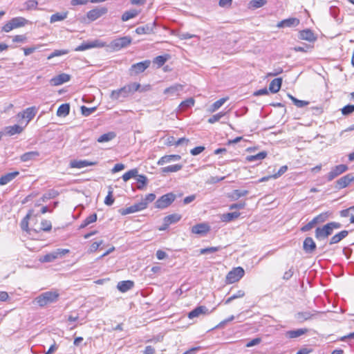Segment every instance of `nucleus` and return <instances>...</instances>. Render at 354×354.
<instances>
[{
  "label": "nucleus",
  "mask_w": 354,
  "mask_h": 354,
  "mask_svg": "<svg viewBox=\"0 0 354 354\" xmlns=\"http://www.w3.org/2000/svg\"><path fill=\"white\" fill-rule=\"evenodd\" d=\"M281 84H282V78H281V77L275 78L273 80H272L271 82L270 83L269 90L272 93H276L280 90Z\"/></svg>",
  "instance_id": "25"
},
{
  "label": "nucleus",
  "mask_w": 354,
  "mask_h": 354,
  "mask_svg": "<svg viewBox=\"0 0 354 354\" xmlns=\"http://www.w3.org/2000/svg\"><path fill=\"white\" fill-rule=\"evenodd\" d=\"M181 158L179 155H167L161 157L158 161V165H163L164 164L170 162L171 161L179 160Z\"/></svg>",
  "instance_id": "24"
},
{
  "label": "nucleus",
  "mask_w": 354,
  "mask_h": 354,
  "mask_svg": "<svg viewBox=\"0 0 354 354\" xmlns=\"http://www.w3.org/2000/svg\"><path fill=\"white\" fill-rule=\"evenodd\" d=\"M10 21L12 23L15 28L24 26L28 23L27 19L21 17L12 18Z\"/></svg>",
  "instance_id": "37"
},
{
  "label": "nucleus",
  "mask_w": 354,
  "mask_h": 354,
  "mask_svg": "<svg viewBox=\"0 0 354 354\" xmlns=\"http://www.w3.org/2000/svg\"><path fill=\"white\" fill-rule=\"evenodd\" d=\"M312 48V46L308 44H304L302 46H295L293 50L296 52H307L309 49Z\"/></svg>",
  "instance_id": "60"
},
{
  "label": "nucleus",
  "mask_w": 354,
  "mask_h": 354,
  "mask_svg": "<svg viewBox=\"0 0 354 354\" xmlns=\"http://www.w3.org/2000/svg\"><path fill=\"white\" fill-rule=\"evenodd\" d=\"M138 175V170L137 169H133L124 173L122 176V179L124 181L127 182L131 178L137 177Z\"/></svg>",
  "instance_id": "45"
},
{
  "label": "nucleus",
  "mask_w": 354,
  "mask_h": 354,
  "mask_svg": "<svg viewBox=\"0 0 354 354\" xmlns=\"http://www.w3.org/2000/svg\"><path fill=\"white\" fill-rule=\"evenodd\" d=\"M332 233L333 232L330 230V227L326 224L322 227H317L315 236L317 240L322 241L326 239L328 236L332 234Z\"/></svg>",
  "instance_id": "10"
},
{
  "label": "nucleus",
  "mask_w": 354,
  "mask_h": 354,
  "mask_svg": "<svg viewBox=\"0 0 354 354\" xmlns=\"http://www.w3.org/2000/svg\"><path fill=\"white\" fill-rule=\"evenodd\" d=\"M348 232L347 230H342L339 233L335 234L331 237L329 241L330 245H333L340 242L343 239L347 236Z\"/></svg>",
  "instance_id": "26"
},
{
  "label": "nucleus",
  "mask_w": 354,
  "mask_h": 354,
  "mask_svg": "<svg viewBox=\"0 0 354 354\" xmlns=\"http://www.w3.org/2000/svg\"><path fill=\"white\" fill-rule=\"evenodd\" d=\"M167 58L165 56L159 55L153 59V62L158 65V67L162 66L166 62Z\"/></svg>",
  "instance_id": "50"
},
{
  "label": "nucleus",
  "mask_w": 354,
  "mask_h": 354,
  "mask_svg": "<svg viewBox=\"0 0 354 354\" xmlns=\"http://www.w3.org/2000/svg\"><path fill=\"white\" fill-rule=\"evenodd\" d=\"M150 64V60H145L143 62L133 64L130 68L131 74L138 75L144 72L147 68L149 67Z\"/></svg>",
  "instance_id": "9"
},
{
  "label": "nucleus",
  "mask_w": 354,
  "mask_h": 354,
  "mask_svg": "<svg viewBox=\"0 0 354 354\" xmlns=\"http://www.w3.org/2000/svg\"><path fill=\"white\" fill-rule=\"evenodd\" d=\"M140 86V84L137 82L128 84L119 89L112 91L110 98L113 101L124 102L126 98L139 91Z\"/></svg>",
  "instance_id": "1"
},
{
  "label": "nucleus",
  "mask_w": 354,
  "mask_h": 354,
  "mask_svg": "<svg viewBox=\"0 0 354 354\" xmlns=\"http://www.w3.org/2000/svg\"><path fill=\"white\" fill-rule=\"evenodd\" d=\"M181 218V216L178 214H173L168 215L164 218V222L166 227H168L171 224H174L179 221Z\"/></svg>",
  "instance_id": "28"
},
{
  "label": "nucleus",
  "mask_w": 354,
  "mask_h": 354,
  "mask_svg": "<svg viewBox=\"0 0 354 354\" xmlns=\"http://www.w3.org/2000/svg\"><path fill=\"white\" fill-rule=\"evenodd\" d=\"M113 191L109 190L107 196L104 199V203L106 205H111L114 203V198H113Z\"/></svg>",
  "instance_id": "61"
},
{
  "label": "nucleus",
  "mask_w": 354,
  "mask_h": 354,
  "mask_svg": "<svg viewBox=\"0 0 354 354\" xmlns=\"http://www.w3.org/2000/svg\"><path fill=\"white\" fill-rule=\"evenodd\" d=\"M267 3V0H252L249 3V7L252 9H257L263 7Z\"/></svg>",
  "instance_id": "43"
},
{
  "label": "nucleus",
  "mask_w": 354,
  "mask_h": 354,
  "mask_svg": "<svg viewBox=\"0 0 354 354\" xmlns=\"http://www.w3.org/2000/svg\"><path fill=\"white\" fill-rule=\"evenodd\" d=\"M131 38L128 36L122 37L113 40L109 45V47L115 50L118 51L123 48H126L129 46L131 43Z\"/></svg>",
  "instance_id": "3"
},
{
  "label": "nucleus",
  "mask_w": 354,
  "mask_h": 354,
  "mask_svg": "<svg viewBox=\"0 0 354 354\" xmlns=\"http://www.w3.org/2000/svg\"><path fill=\"white\" fill-rule=\"evenodd\" d=\"M71 76L66 73L59 74L50 80V84L53 86H59L68 82Z\"/></svg>",
  "instance_id": "16"
},
{
  "label": "nucleus",
  "mask_w": 354,
  "mask_h": 354,
  "mask_svg": "<svg viewBox=\"0 0 354 354\" xmlns=\"http://www.w3.org/2000/svg\"><path fill=\"white\" fill-rule=\"evenodd\" d=\"M115 136H116V135L114 132L110 131V132H108L106 133H104V134L100 136L97 139V141L100 143L107 142L112 140L113 138H115Z\"/></svg>",
  "instance_id": "36"
},
{
  "label": "nucleus",
  "mask_w": 354,
  "mask_h": 354,
  "mask_svg": "<svg viewBox=\"0 0 354 354\" xmlns=\"http://www.w3.org/2000/svg\"><path fill=\"white\" fill-rule=\"evenodd\" d=\"M239 216L240 213L238 212H229L222 214L221 219L223 222L228 223L234 219H236L239 217Z\"/></svg>",
  "instance_id": "32"
},
{
  "label": "nucleus",
  "mask_w": 354,
  "mask_h": 354,
  "mask_svg": "<svg viewBox=\"0 0 354 354\" xmlns=\"http://www.w3.org/2000/svg\"><path fill=\"white\" fill-rule=\"evenodd\" d=\"M288 95L290 97V99L292 101L294 104L296 106H297L298 108H302V107L309 104V102L308 101L298 100V99H297L296 97H293L292 95H291L290 94H288Z\"/></svg>",
  "instance_id": "47"
},
{
  "label": "nucleus",
  "mask_w": 354,
  "mask_h": 354,
  "mask_svg": "<svg viewBox=\"0 0 354 354\" xmlns=\"http://www.w3.org/2000/svg\"><path fill=\"white\" fill-rule=\"evenodd\" d=\"M38 2L36 0H28L25 3L26 10L37 9Z\"/></svg>",
  "instance_id": "55"
},
{
  "label": "nucleus",
  "mask_w": 354,
  "mask_h": 354,
  "mask_svg": "<svg viewBox=\"0 0 354 354\" xmlns=\"http://www.w3.org/2000/svg\"><path fill=\"white\" fill-rule=\"evenodd\" d=\"M139 14V12L136 10H131L129 11H126L122 16V20L123 21H127L135 17H136Z\"/></svg>",
  "instance_id": "41"
},
{
  "label": "nucleus",
  "mask_w": 354,
  "mask_h": 354,
  "mask_svg": "<svg viewBox=\"0 0 354 354\" xmlns=\"http://www.w3.org/2000/svg\"><path fill=\"white\" fill-rule=\"evenodd\" d=\"M133 281L127 280L120 281L117 285V288L120 292H125L131 290L133 287Z\"/></svg>",
  "instance_id": "22"
},
{
  "label": "nucleus",
  "mask_w": 354,
  "mask_h": 354,
  "mask_svg": "<svg viewBox=\"0 0 354 354\" xmlns=\"http://www.w3.org/2000/svg\"><path fill=\"white\" fill-rule=\"evenodd\" d=\"M24 130V127L18 124L8 126L5 128V133L8 136H14L21 133Z\"/></svg>",
  "instance_id": "23"
},
{
  "label": "nucleus",
  "mask_w": 354,
  "mask_h": 354,
  "mask_svg": "<svg viewBox=\"0 0 354 354\" xmlns=\"http://www.w3.org/2000/svg\"><path fill=\"white\" fill-rule=\"evenodd\" d=\"M266 156L267 153L266 151H261L256 155L247 156L245 159L248 162L261 161L264 159Z\"/></svg>",
  "instance_id": "34"
},
{
  "label": "nucleus",
  "mask_w": 354,
  "mask_h": 354,
  "mask_svg": "<svg viewBox=\"0 0 354 354\" xmlns=\"http://www.w3.org/2000/svg\"><path fill=\"white\" fill-rule=\"evenodd\" d=\"M183 167L182 165L176 164L173 165H169L161 169L162 172L168 173V172H176L180 171Z\"/></svg>",
  "instance_id": "42"
},
{
  "label": "nucleus",
  "mask_w": 354,
  "mask_h": 354,
  "mask_svg": "<svg viewBox=\"0 0 354 354\" xmlns=\"http://www.w3.org/2000/svg\"><path fill=\"white\" fill-rule=\"evenodd\" d=\"M228 100V97H223L214 102L209 108L208 111L210 113H214L221 107L225 102Z\"/></svg>",
  "instance_id": "33"
},
{
  "label": "nucleus",
  "mask_w": 354,
  "mask_h": 354,
  "mask_svg": "<svg viewBox=\"0 0 354 354\" xmlns=\"http://www.w3.org/2000/svg\"><path fill=\"white\" fill-rule=\"evenodd\" d=\"M183 86L181 84H174L164 91V93L169 96H178L180 91H183Z\"/></svg>",
  "instance_id": "17"
},
{
  "label": "nucleus",
  "mask_w": 354,
  "mask_h": 354,
  "mask_svg": "<svg viewBox=\"0 0 354 354\" xmlns=\"http://www.w3.org/2000/svg\"><path fill=\"white\" fill-rule=\"evenodd\" d=\"M194 100L192 97H189L184 101H183L180 105L179 109L180 111H183L187 108L192 107L194 105Z\"/></svg>",
  "instance_id": "40"
},
{
  "label": "nucleus",
  "mask_w": 354,
  "mask_h": 354,
  "mask_svg": "<svg viewBox=\"0 0 354 354\" xmlns=\"http://www.w3.org/2000/svg\"><path fill=\"white\" fill-rule=\"evenodd\" d=\"M146 209V203L141 201L123 209L122 214H129Z\"/></svg>",
  "instance_id": "14"
},
{
  "label": "nucleus",
  "mask_w": 354,
  "mask_h": 354,
  "mask_svg": "<svg viewBox=\"0 0 354 354\" xmlns=\"http://www.w3.org/2000/svg\"><path fill=\"white\" fill-rule=\"evenodd\" d=\"M67 53H68V50H55L51 54H50L48 56L47 59H50L55 57L66 55Z\"/></svg>",
  "instance_id": "49"
},
{
  "label": "nucleus",
  "mask_w": 354,
  "mask_h": 354,
  "mask_svg": "<svg viewBox=\"0 0 354 354\" xmlns=\"http://www.w3.org/2000/svg\"><path fill=\"white\" fill-rule=\"evenodd\" d=\"M316 244L311 237L305 239L303 243V249L306 253L312 254L316 250Z\"/></svg>",
  "instance_id": "15"
},
{
  "label": "nucleus",
  "mask_w": 354,
  "mask_h": 354,
  "mask_svg": "<svg viewBox=\"0 0 354 354\" xmlns=\"http://www.w3.org/2000/svg\"><path fill=\"white\" fill-rule=\"evenodd\" d=\"M55 254L57 256V259L61 258L69 252L68 249L58 248L54 251Z\"/></svg>",
  "instance_id": "63"
},
{
  "label": "nucleus",
  "mask_w": 354,
  "mask_h": 354,
  "mask_svg": "<svg viewBox=\"0 0 354 354\" xmlns=\"http://www.w3.org/2000/svg\"><path fill=\"white\" fill-rule=\"evenodd\" d=\"M299 20L297 18L295 17H290L288 19H283L281 21H279L277 24V27L279 28H291V27H296L299 25Z\"/></svg>",
  "instance_id": "12"
},
{
  "label": "nucleus",
  "mask_w": 354,
  "mask_h": 354,
  "mask_svg": "<svg viewBox=\"0 0 354 354\" xmlns=\"http://www.w3.org/2000/svg\"><path fill=\"white\" fill-rule=\"evenodd\" d=\"M154 26H155V22L153 23L152 24H147L144 26L138 27L136 29V32L138 35L149 34L153 32Z\"/></svg>",
  "instance_id": "31"
},
{
  "label": "nucleus",
  "mask_w": 354,
  "mask_h": 354,
  "mask_svg": "<svg viewBox=\"0 0 354 354\" xmlns=\"http://www.w3.org/2000/svg\"><path fill=\"white\" fill-rule=\"evenodd\" d=\"M348 169V166L344 164L332 167L331 170L326 175L327 180L332 181L334 178L346 172Z\"/></svg>",
  "instance_id": "7"
},
{
  "label": "nucleus",
  "mask_w": 354,
  "mask_h": 354,
  "mask_svg": "<svg viewBox=\"0 0 354 354\" xmlns=\"http://www.w3.org/2000/svg\"><path fill=\"white\" fill-rule=\"evenodd\" d=\"M93 165V163L89 162L86 160H79V161L75 160V161H72L71 162V167L78 168V169H81V168L89 166V165Z\"/></svg>",
  "instance_id": "38"
},
{
  "label": "nucleus",
  "mask_w": 354,
  "mask_h": 354,
  "mask_svg": "<svg viewBox=\"0 0 354 354\" xmlns=\"http://www.w3.org/2000/svg\"><path fill=\"white\" fill-rule=\"evenodd\" d=\"M221 249L220 247H209L206 248H203L200 250V254H205L208 253H213L218 251Z\"/></svg>",
  "instance_id": "54"
},
{
  "label": "nucleus",
  "mask_w": 354,
  "mask_h": 354,
  "mask_svg": "<svg viewBox=\"0 0 354 354\" xmlns=\"http://www.w3.org/2000/svg\"><path fill=\"white\" fill-rule=\"evenodd\" d=\"M59 297V294L57 291H47L37 297L35 301L40 307H44L56 302Z\"/></svg>",
  "instance_id": "2"
},
{
  "label": "nucleus",
  "mask_w": 354,
  "mask_h": 354,
  "mask_svg": "<svg viewBox=\"0 0 354 354\" xmlns=\"http://www.w3.org/2000/svg\"><path fill=\"white\" fill-rule=\"evenodd\" d=\"M96 110V107L88 108L85 106L81 107L82 114L84 116H88Z\"/></svg>",
  "instance_id": "53"
},
{
  "label": "nucleus",
  "mask_w": 354,
  "mask_h": 354,
  "mask_svg": "<svg viewBox=\"0 0 354 354\" xmlns=\"http://www.w3.org/2000/svg\"><path fill=\"white\" fill-rule=\"evenodd\" d=\"M288 170V167L286 165H283L280 167V169L278 170L277 173L271 176L272 178H277L280 177L281 175H283L286 171Z\"/></svg>",
  "instance_id": "62"
},
{
  "label": "nucleus",
  "mask_w": 354,
  "mask_h": 354,
  "mask_svg": "<svg viewBox=\"0 0 354 354\" xmlns=\"http://www.w3.org/2000/svg\"><path fill=\"white\" fill-rule=\"evenodd\" d=\"M352 182H354V176L353 174H348L336 181L335 187L337 189H342L346 187Z\"/></svg>",
  "instance_id": "11"
},
{
  "label": "nucleus",
  "mask_w": 354,
  "mask_h": 354,
  "mask_svg": "<svg viewBox=\"0 0 354 354\" xmlns=\"http://www.w3.org/2000/svg\"><path fill=\"white\" fill-rule=\"evenodd\" d=\"M32 210L29 211V212L27 214V215L23 218V220L21 222V228L22 230L28 232V220L30 219L32 214Z\"/></svg>",
  "instance_id": "46"
},
{
  "label": "nucleus",
  "mask_w": 354,
  "mask_h": 354,
  "mask_svg": "<svg viewBox=\"0 0 354 354\" xmlns=\"http://www.w3.org/2000/svg\"><path fill=\"white\" fill-rule=\"evenodd\" d=\"M70 106L68 104H61L57 111V115L59 117H66L69 114Z\"/></svg>",
  "instance_id": "35"
},
{
  "label": "nucleus",
  "mask_w": 354,
  "mask_h": 354,
  "mask_svg": "<svg viewBox=\"0 0 354 354\" xmlns=\"http://www.w3.org/2000/svg\"><path fill=\"white\" fill-rule=\"evenodd\" d=\"M51 227H52V225H51L50 221H47V220H44L41 221V227H40L41 230H43L45 232L50 231L51 230Z\"/></svg>",
  "instance_id": "56"
},
{
  "label": "nucleus",
  "mask_w": 354,
  "mask_h": 354,
  "mask_svg": "<svg viewBox=\"0 0 354 354\" xmlns=\"http://www.w3.org/2000/svg\"><path fill=\"white\" fill-rule=\"evenodd\" d=\"M107 12H108V10L106 8L100 6V7H97L93 10H89L87 12L86 16L89 21H93L99 19L104 15H105Z\"/></svg>",
  "instance_id": "8"
},
{
  "label": "nucleus",
  "mask_w": 354,
  "mask_h": 354,
  "mask_svg": "<svg viewBox=\"0 0 354 354\" xmlns=\"http://www.w3.org/2000/svg\"><path fill=\"white\" fill-rule=\"evenodd\" d=\"M19 174V171H13L6 174L0 178V185H5L15 179Z\"/></svg>",
  "instance_id": "20"
},
{
  "label": "nucleus",
  "mask_w": 354,
  "mask_h": 354,
  "mask_svg": "<svg viewBox=\"0 0 354 354\" xmlns=\"http://www.w3.org/2000/svg\"><path fill=\"white\" fill-rule=\"evenodd\" d=\"M248 193V192L247 190L235 189L232 192V197L235 199H238L242 196H246Z\"/></svg>",
  "instance_id": "52"
},
{
  "label": "nucleus",
  "mask_w": 354,
  "mask_h": 354,
  "mask_svg": "<svg viewBox=\"0 0 354 354\" xmlns=\"http://www.w3.org/2000/svg\"><path fill=\"white\" fill-rule=\"evenodd\" d=\"M57 195V192L54 190H50L48 193L43 195L41 200L43 202H46L47 200L53 198Z\"/></svg>",
  "instance_id": "57"
},
{
  "label": "nucleus",
  "mask_w": 354,
  "mask_h": 354,
  "mask_svg": "<svg viewBox=\"0 0 354 354\" xmlns=\"http://www.w3.org/2000/svg\"><path fill=\"white\" fill-rule=\"evenodd\" d=\"M308 330L306 328H299L297 330H288L286 332V335L288 338H297L306 333Z\"/></svg>",
  "instance_id": "27"
},
{
  "label": "nucleus",
  "mask_w": 354,
  "mask_h": 354,
  "mask_svg": "<svg viewBox=\"0 0 354 354\" xmlns=\"http://www.w3.org/2000/svg\"><path fill=\"white\" fill-rule=\"evenodd\" d=\"M208 309L204 306H200L192 310L188 313L189 319H194L199 317L201 315H205L207 313Z\"/></svg>",
  "instance_id": "19"
},
{
  "label": "nucleus",
  "mask_w": 354,
  "mask_h": 354,
  "mask_svg": "<svg viewBox=\"0 0 354 354\" xmlns=\"http://www.w3.org/2000/svg\"><path fill=\"white\" fill-rule=\"evenodd\" d=\"M137 181L138 183V185H137V189L142 190L147 185L148 180L146 176L138 175Z\"/></svg>",
  "instance_id": "44"
},
{
  "label": "nucleus",
  "mask_w": 354,
  "mask_h": 354,
  "mask_svg": "<svg viewBox=\"0 0 354 354\" xmlns=\"http://www.w3.org/2000/svg\"><path fill=\"white\" fill-rule=\"evenodd\" d=\"M225 115V112H219L208 119V122L210 124H214V122L218 121L222 117Z\"/></svg>",
  "instance_id": "51"
},
{
  "label": "nucleus",
  "mask_w": 354,
  "mask_h": 354,
  "mask_svg": "<svg viewBox=\"0 0 354 354\" xmlns=\"http://www.w3.org/2000/svg\"><path fill=\"white\" fill-rule=\"evenodd\" d=\"M318 312H310V311H305V312H299L295 315V318L300 322H303L304 321H307L311 319L315 318Z\"/></svg>",
  "instance_id": "13"
},
{
  "label": "nucleus",
  "mask_w": 354,
  "mask_h": 354,
  "mask_svg": "<svg viewBox=\"0 0 354 354\" xmlns=\"http://www.w3.org/2000/svg\"><path fill=\"white\" fill-rule=\"evenodd\" d=\"M175 198L176 196L173 193L165 194L156 201L155 203L156 207L159 209L166 208L171 204Z\"/></svg>",
  "instance_id": "5"
},
{
  "label": "nucleus",
  "mask_w": 354,
  "mask_h": 354,
  "mask_svg": "<svg viewBox=\"0 0 354 354\" xmlns=\"http://www.w3.org/2000/svg\"><path fill=\"white\" fill-rule=\"evenodd\" d=\"M106 46V43L99 39L84 42L75 48V51H84L93 48H102Z\"/></svg>",
  "instance_id": "6"
},
{
  "label": "nucleus",
  "mask_w": 354,
  "mask_h": 354,
  "mask_svg": "<svg viewBox=\"0 0 354 354\" xmlns=\"http://www.w3.org/2000/svg\"><path fill=\"white\" fill-rule=\"evenodd\" d=\"M354 111V105L348 104L342 109V113L344 115H349Z\"/></svg>",
  "instance_id": "59"
},
{
  "label": "nucleus",
  "mask_w": 354,
  "mask_h": 354,
  "mask_svg": "<svg viewBox=\"0 0 354 354\" xmlns=\"http://www.w3.org/2000/svg\"><path fill=\"white\" fill-rule=\"evenodd\" d=\"M244 270L241 267H237L230 271L226 276L227 283H233L239 281L244 275Z\"/></svg>",
  "instance_id": "4"
},
{
  "label": "nucleus",
  "mask_w": 354,
  "mask_h": 354,
  "mask_svg": "<svg viewBox=\"0 0 354 354\" xmlns=\"http://www.w3.org/2000/svg\"><path fill=\"white\" fill-rule=\"evenodd\" d=\"M37 113V109L35 106L26 109L22 115L23 118L27 119L26 124L35 117Z\"/></svg>",
  "instance_id": "30"
},
{
  "label": "nucleus",
  "mask_w": 354,
  "mask_h": 354,
  "mask_svg": "<svg viewBox=\"0 0 354 354\" xmlns=\"http://www.w3.org/2000/svg\"><path fill=\"white\" fill-rule=\"evenodd\" d=\"M209 230V227L205 223H200L192 227V232L196 234H203Z\"/></svg>",
  "instance_id": "21"
},
{
  "label": "nucleus",
  "mask_w": 354,
  "mask_h": 354,
  "mask_svg": "<svg viewBox=\"0 0 354 354\" xmlns=\"http://www.w3.org/2000/svg\"><path fill=\"white\" fill-rule=\"evenodd\" d=\"M299 38L310 42L315 41L317 39L315 34L309 29L300 31L299 33Z\"/></svg>",
  "instance_id": "18"
},
{
  "label": "nucleus",
  "mask_w": 354,
  "mask_h": 354,
  "mask_svg": "<svg viewBox=\"0 0 354 354\" xmlns=\"http://www.w3.org/2000/svg\"><path fill=\"white\" fill-rule=\"evenodd\" d=\"M205 150V147L203 146H198L196 147H194L190 151V153L192 156H197L202 153Z\"/></svg>",
  "instance_id": "64"
},
{
  "label": "nucleus",
  "mask_w": 354,
  "mask_h": 354,
  "mask_svg": "<svg viewBox=\"0 0 354 354\" xmlns=\"http://www.w3.org/2000/svg\"><path fill=\"white\" fill-rule=\"evenodd\" d=\"M156 199V195L154 194H148L145 196V198L142 199V203H146V207H147L148 204L151 203Z\"/></svg>",
  "instance_id": "58"
},
{
  "label": "nucleus",
  "mask_w": 354,
  "mask_h": 354,
  "mask_svg": "<svg viewBox=\"0 0 354 354\" xmlns=\"http://www.w3.org/2000/svg\"><path fill=\"white\" fill-rule=\"evenodd\" d=\"M67 17V12H57L51 15L50 19V23H55L64 20Z\"/></svg>",
  "instance_id": "39"
},
{
  "label": "nucleus",
  "mask_w": 354,
  "mask_h": 354,
  "mask_svg": "<svg viewBox=\"0 0 354 354\" xmlns=\"http://www.w3.org/2000/svg\"><path fill=\"white\" fill-rule=\"evenodd\" d=\"M57 259V256L55 254L54 251L43 256L40 261L41 262H52Z\"/></svg>",
  "instance_id": "48"
},
{
  "label": "nucleus",
  "mask_w": 354,
  "mask_h": 354,
  "mask_svg": "<svg viewBox=\"0 0 354 354\" xmlns=\"http://www.w3.org/2000/svg\"><path fill=\"white\" fill-rule=\"evenodd\" d=\"M39 156V153L37 151H32L22 154L20 159L22 162H28L36 159Z\"/></svg>",
  "instance_id": "29"
}]
</instances>
